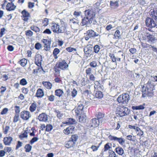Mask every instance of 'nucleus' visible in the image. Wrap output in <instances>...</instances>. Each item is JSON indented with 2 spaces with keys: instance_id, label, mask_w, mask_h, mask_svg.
Segmentation results:
<instances>
[{
  "instance_id": "obj_35",
  "label": "nucleus",
  "mask_w": 157,
  "mask_h": 157,
  "mask_svg": "<svg viewBox=\"0 0 157 157\" xmlns=\"http://www.w3.org/2000/svg\"><path fill=\"white\" fill-rule=\"evenodd\" d=\"M32 146L29 144L26 145L25 147V151L26 152H29L31 150Z\"/></svg>"
},
{
  "instance_id": "obj_51",
  "label": "nucleus",
  "mask_w": 157,
  "mask_h": 157,
  "mask_svg": "<svg viewBox=\"0 0 157 157\" xmlns=\"http://www.w3.org/2000/svg\"><path fill=\"white\" fill-rule=\"evenodd\" d=\"M77 92L75 89H74L71 92V96L73 97H75L77 94Z\"/></svg>"
},
{
  "instance_id": "obj_29",
  "label": "nucleus",
  "mask_w": 157,
  "mask_h": 157,
  "mask_svg": "<svg viewBox=\"0 0 157 157\" xmlns=\"http://www.w3.org/2000/svg\"><path fill=\"white\" fill-rule=\"evenodd\" d=\"M37 104L35 102L33 103L29 108V110L31 112H34L36 109Z\"/></svg>"
},
{
  "instance_id": "obj_41",
  "label": "nucleus",
  "mask_w": 157,
  "mask_h": 157,
  "mask_svg": "<svg viewBox=\"0 0 157 157\" xmlns=\"http://www.w3.org/2000/svg\"><path fill=\"white\" fill-rule=\"evenodd\" d=\"M84 51L86 54H89L91 53L92 50L91 49L87 47H85L84 48Z\"/></svg>"
},
{
  "instance_id": "obj_37",
  "label": "nucleus",
  "mask_w": 157,
  "mask_h": 157,
  "mask_svg": "<svg viewBox=\"0 0 157 157\" xmlns=\"http://www.w3.org/2000/svg\"><path fill=\"white\" fill-rule=\"evenodd\" d=\"M145 108L144 105H139L134 106L132 107V109H133L140 110L143 109Z\"/></svg>"
},
{
  "instance_id": "obj_45",
  "label": "nucleus",
  "mask_w": 157,
  "mask_h": 157,
  "mask_svg": "<svg viewBox=\"0 0 157 157\" xmlns=\"http://www.w3.org/2000/svg\"><path fill=\"white\" fill-rule=\"evenodd\" d=\"M51 42H50L47 44L44 45V49L46 51H48L50 48Z\"/></svg>"
},
{
  "instance_id": "obj_44",
  "label": "nucleus",
  "mask_w": 157,
  "mask_h": 157,
  "mask_svg": "<svg viewBox=\"0 0 157 157\" xmlns=\"http://www.w3.org/2000/svg\"><path fill=\"white\" fill-rule=\"evenodd\" d=\"M28 132H27L25 131L23 133L21 134L20 136V138L22 139L24 138H26L28 136L27 135Z\"/></svg>"
},
{
  "instance_id": "obj_20",
  "label": "nucleus",
  "mask_w": 157,
  "mask_h": 157,
  "mask_svg": "<svg viewBox=\"0 0 157 157\" xmlns=\"http://www.w3.org/2000/svg\"><path fill=\"white\" fill-rule=\"evenodd\" d=\"M42 84L46 88L48 89H50L52 87V84L48 82L43 81L42 82Z\"/></svg>"
},
{
  "instance_id": "obj_28",
  "label": "nucleus",
  "mask_w": 157,
  "mask_h": 157,
  "mask_svg": "<svg viewBox=\"0 0 157 157\" xmlns=\"http://www.w3.org/2000/svg\"><path fill=\"white\" fill-rule=\"evenodd\" d=\"M114 39H119L121 38V32L119 30H117L114 35Z\"/></svg>"
},
{
  "instance_id": "obj_25",
  "label": "nucleus",
  "mask_w": 157,
  "mask_h": 157,
  "mask_svg": "<svg viewBox=\"0 0 157 157\" xmlns=\"http://www.w3.org/2000/svg\"><path fill=\"white\" fill-rule=\"evenodd\" d=\"M74 142L70 140L66 142L65 144V147L67 148H69L72 147L75 145Z\"/></svg>"
},
{
  "instance_id": "obj_47",
  "label": "nucleus",
  "mask_w": 157,
  "mask_h": 157,
  "mask_svg": "<svg viewBox=\"0 0 157 157\" xmlns=\"http://www.w3.org/2000/svg\"><path fill=\"white\" fill-rule=\"evenodd\" d=\"M90 65L92 67L95 68L98 66L97 65V62L96 61H93L90 63Z\"/></svg>"
},
{
  "instance_id": "obj_23",
  "label": "nucleus",
  "mask_w": 157,
  "mask_h": 157,
  "mask_svg": "<svg viewBox=\"0 0 157 157\" xmlns=\"http://www.w3.org/2000/svg\"><path fill=\"white\" fill-rule=\"evenodd\" d=\"M59 27V25L56 23L53 24L52 26V29L54 32L57 33V30Z\"/></svg>"
},
{
  "instance_id": "obj_56",
  "label": "nucleus",
  "mask_w": 157,
  "mask_h": 157,
  "mask_svg": "<svg viewBox=\"0 0 157 157\" xmlns=\"http://www.w3.org/2000/svg\"><path fill=\"white\" fill-rule=\"evenodd\" d=\"M19 119V115L18 114H16L14 117L13 122H17L18 121Z\"/></svg>"
},
{
  "instance_id": "obj_46",
  "label": "nucleus",
  "mask_w": 157,
  "mask_h": 157,
  "mask_svg": "<svg viewBox=\"0 0 157 157\" xmlns=\"http://www.w3.org/2000/svg\"><path fill=\"white\" fill-rule=\"evenodd\" d=\"M53 128L52 126L50 124H47L46 126V130L47 131L49 132L51 131Z\"/></svg>"
},
{
  "instance_id": "obj_4",
  "label": "nucleus",
  "mask_w": 157,
  "mask_h": 157,
  "mask_svg": "<svg viewBox=\"0 0 157 157\" xmlns=\"http://www.w3.org/2000/svg\"><path fill=\"white\" fill-rule=\"evenodd\" d=\"M145 23L147 26L150 27H154L157 25L156 22L151 18L147 17L145 20Z\"/></svg>"
},
{
  "instance_id": "obj_6",
  "label": "nucleus",
  "mask_w": 157,
  "mask_h": 157,
  "mask_svg": "<svg viewBox=\"0 0 157 157\" xmlns=\"http://www.w3.org/2000/svg\"><path fill=\"white\" fill-rule=\"evenodd\" d=\"M108 138L109 139L111 140H114L118 142L121 145H123L124 143V140L121 138L117 137L112 135H109L108 136Z\"/></svg>"
},
{
  "instance_id": "obj_17",
  "label": "nucleus",
  "mask_w": 157,
  "mask_h": 157,
  "mask_svg": "<svg viewBox=\"0 0 157 157\" xmlns=\"http://www.w3.org/2000/svg\"><path fill=\"white\" fill-rule=\"evenodd\" d=\"M16 6L12 3H8L6 6V9L8 11H11L14 10Z\"/></svg>"
},
{
  "instance_id": "obj_43",
  "label": "nucleus",
  "mask_w": 157,
  "mask_h": 157,
  "mask_svg": "<svg viewBox=\"0 0 157 157\" xmlns=\"http://www.w3.org/2000/svg\"><path fill=\"white\" fill-rule=\"evenodd\" d=\"M47 96L48 98V100L49 101H52L54 100L55 97L54 95L51 94L50 95H47Z\"/></svg>"
},
{
  "instance_id": "obj_53",
  "label": "nucleus",
  "mask_w": 157,
  "mask_h": 157,
  "mask_svg": "<svg viewBox=\"0 0 157 157\" xmlns=\"http://www.w3.org/2000/svg\"><path fill=\"white\" fill-rule=\"evenodd\" d=\"M55 75L57 76L60 75V70L58 68H55Z\"/></svg>"
},
{
  "instance_id": "obj_33",
  "label": "nucleus",
  "mask_w": 157,
  "mask_h": 157,
  "mask_svg": "<svg viewBox=\"0 0 157 157\" xmlns=\"http://www.w3.org/2000/svg\"><path fill=\"white\" fill-rule=\"evenodd\" d=\"M128 127L129 128L135 130L136 132H138L140 130V128L139 127L134 125H129Z\"/></svg>"
},
{
  "instance_id": "obj_55",
  "label": "nucleus",
  "mask_w": 157,
  "mask_h": 157,
  "mask_svg": "<svg viewBox=\"0 0 157 157\" xmlns=\"http://www.w3.org/2000/svg\"><path fill=\"white\" fill-rule=\"evenodd\" d=\"M8 111V109L7 108H4L2 110L1 113V114L2 115L6 114L7 113Z\"/></svg>"
},
{
  "instance_id": "obj_9",
  "label": "nucleus",
  "mask_w": 157,
  "mask_h": 157,
  "mask_svg": "<svg viewBox=\"0 0 157 157\" xmlns=\"http://www.w3.org/2000/svg\"><path fill=\"white\" fill-rule=\"evenodd\" d=\"M22 19L26 21H27L30 17L29 13L25 10H23L21 12Z\"/></svg>"
},
{
  "instance_id": "obj_1",
  "label": "nucleus",
  "mask_w": 157,
  "mask_h": 157,
  "mask_svg": "<svg viewBox=\"0 0 157 157\" xmlns=\"http://www.w3.org/2000/svg\"><path fill=\"white\" fill-rule=\"evenodd\" d=\"M154 86L151 81H148L147 83V89L144 90V86H143V89L142 90V96L143 97H145L147 95L149 96H151L153 93L152 91L154 90Z\"/></svg>"
},
{
  "instance_id": "obj_13",
  "label": "nucleus",
  "mask_w": 157,
  "mask_h": 157,
  "mask_svg": "<svg viewBox=\"0 0 157 157\" xmlns=\"http://www.w3.org/2000/svg\"><path fill=\"white\" fill-rule=\"evenodd\" d=\"M42 61V57L40 54H37L35 56V63L38 66L41 65V62Z\"/></svg>"
},
{
  "instance_id": "obj_2",
  "label": "nucleus",
  "mask_w": 157,
  "mask_h": 157,
  "mask_svg": "<svg viewBox=\"0 0 157 157\" xmlns=\"http://www.w3.org/2000/svg\"><path fill=\"white\" fill-rule=\"evenodd\" d=\"M130 110L124 106H120L117 108L116 113L117 116L123 117L129 114Z\"/></svg>"
},
{
  "instance_id": "obj_31",
  "label": "nucleus",
  "mask_w": 157,
  "mask_h": 157,
  "mask_svg": "<svg viewBox=\"0 0 157 157\" xmlns=\"http://www.w3.org/2000/svg\"><path fill=\"white\" fill-rule=\"evenodd\" d=\"M55 95L57 96L60 97L63 94V92L62 90L59 89L56 90Z\"/></svg>"
},
{
  "instance_id": "obj_52",
  "label": "nucleus",
  "mask_w": 157,
  "mask_h": 157,
  "mask_svg": "<svg viewBox=\"0 0 157 157\" xmlns=\"http://www.w3.org/2000/svg\"><path fill=\"white\" fill-rule=\"evenodd\" d=\"M10 129V127L9 126H6L3 128V131L5 134H7Z\"/></svg>"
},
{
  "instance_id": "obj_58",
  "label": "nucleus",
  "mask_w": 157,
  "mask_h": 157,
  "mask_svg": "<svg viewBox=\"0 0 157 157\" xmlns=\"http://www.w3.org/2000/svg\"><path fill=\"white\" fill-rule=\"evenodd\" d=\"M15 112L16 113H19L20 112V107L19 106H15L14 107Z\"/></svg>"
},
{
  "instance_id": "obj_24",
  "label": "nucleus",
  "mask_w": 157,
  "mask_h": 157,
  "mask_svg": "<svg viewBox=\"0 0 157 157\" xmlns=\"http://www.w3.org/2000/svg\"><path fill=\"white\" fill-rule=\"evenodd\" d=\"M79 121L82 123H84L86 121V116L85 114L82 115L79 117Z\"/></svg>"
},
{
  "instance_id": "obj_50",
  "label": "nucleus",
  "mask_w": 157,
  "mask_h": 157,
  "mask_svg": "<svg viewBox=\"0 0 157 157\" xmlns=\"http://www.w3.org/2000/svg\"><path fill=\"white\" fill-rule=\"evenodd\" d=\"M27 83V82L25 78H22L20 81V84L22 85H25Z\"/></svg>"
},
{
  "instance_id": "obj_27",
  "label": "nucleus",
  "mask_w": 157,
  "mask_h": 157,
  "mask_svg": "<svg viewBox=\"0 0 157 157\" xmlns=\"http://www.w3.org/2000/svg\"><path fill=\"white\" fill-rule=\"evenodd\" d=\"M94 96L96 97V98H94V100L95 101V99L96 98H101L103 97V94L102 92L100 91H97L96 93L95 94Z\"/></svg>"
},
{
  "instance_id": "obj_63",
  "label": "nucleus",
  "mask_w": 157,
  "mask_h": 157,
  "mask_svg": "<svg viewBox=\"0 0 157 157\" xmlns=\"http://www.w3.org/2000/svg\"><path fill=\"white\" fill-rule=\"evenodd\" d=\"M104 117V115L102 114L101 113H99L98 114V119L100 121L101 120V118L103 117Z\"/></svg>"
},
{
  "instance_id": "obj_22",
  "label": "nucleus",
  "mask_w": 157,
  "mask_h": 157,
  "mask_svg": "<svg viewBox=\"0 0 157 157\" xmlns=\"http://www.w3.org/2000/svg\"><path fill=\"white\" fill-rule=\"evenodd\" d=\"M84 106L82 104L79 105L77 108V109L76 110L75 112L78 114L79 113H82V111L83 109Z\"/></svg>"
},
{
  "instance_id": "obj_8",
  "label": "nucleus",
  "mask_w": 157,
  "mask_h": 157,
  "mask_svg": "<svg viewBox=\"0 0 157 157\" xmlns=\"http://www.w3.org/2000/svg\"><path fill=\"white\" fill-rule=\"evenodd\" d=\"M58 67L61 69L65 70L68 68V65L65 60H63L59 62L58 64Z\"/></svg>"
},
{
  "instance_id": "obj_5",
  "label": "nucleus",
  "mask_w": 157,
  "mask_h": 157,
  "mask_svg": "<svg viewBox=\"0 0 157 157\" xmlns=\"http://www.w3.org/2000/svg\"><path fill=\"white\" fill-rule=\"evenodd\" d=\"M31 116L30 112L28 111H23L20 113V117L24 120H28Z\"/></svg>"
},
{
  "instance_id": "obj_16",
  "label": "nucleus",
  "mask_w": 157,
  "mask_h": 157,
  "mask_svg": "<svg viewBox=\"0 0 157 157\" xmlns=\"http://www.w3.org/2000/svg\"><path fill=\"white\" fill-rule=\"evenodd\" d=\"M66 31V29L64 24L62 23L59 25V27L57 30V33H63Z\"/></svg>"
},
{
  "instance_id": "obj_15",
  "label": "nucleus",
  "mask_w": 157,
  "mask_h": 157,
  "mask_svg": "<svg viewBox=\"0 0 157 157\" xmlns=\"http://www.w3.org/2000/svg\"><path fill=\"white\" fill-rule=\"evenodd\" d=\"M87 34L88 36L91 38L95 37L99 35L98 33H97L92 29L88 30L87 31Z\"/></svg>"
},
{
  "instance_id": "obj_21",
  "label": "nucleus",
  "mask_w": 157,
  "mask_h": 157,
  "mask_svg": "<svg viewBox=\"0 0 157 157\" xmlns=\"http://www.w3.org/2000/svg\"><path fill=\"white\" fill-rule=\"evenodd\" d=\"M116 152L120 155H122L124 153V151L121 147H117L115 148Z\"/></svg>"
},
{
  "instance_id": "obj_64",
  "label": "nucleus",
  "mask_w": 157,
  "mask_h": 157,
  "mask_svg": "<svg viewBox=\"0 0 157 157\" xmlns=\"http://www.w3.org/2000/svg\"><path fill=\"white\" fill-rule=\"evenodd\" d=\"M43 33L50 34H51L52 32L50 29H47L44 31Z\"/></svg>"
},
{
  "instance_id": "obj_7",
  "label": "nucleus",
  "mask_w": 157,
  "mask_h": 157,
  "mask_svg": "<svg viewBox=\"0 0 157 157\" xmlns=\"http://www.w3.org/2000/svg\"><path fill=\"white\" fill-rule=\"evenodd\" d=\"M85 14L87 18L90 19V21H93V18L95 16V13L92 10H87L85 11Z\"/></svg>"
},
{
  "instance_id": "obj_54",
  "label": "nucleus",
  "mask_w": 157,
  "mask_h": 157,
  "mask_svg": "<svg viewBox=\"0 0 157 157\" xmlns=\"http://www.w3.org/2000/svg\"><path fill=\"white\" fill-rule=\"evenodd\" d=\"M41 47L42 45L40 43H37L35 44V48L36 49L39 50L41 48Z\"/></svg>"
},
{
  "instance_id": "obj_62",
  "label": "nucleus",
  "mask_w": 157,
  "mask_h": 157,
  "mask_svg": "<svg viewBox=\"0 0 157 157\" xmlns=\"http://www.w3.org/2000/svg\"><path fill=\"white\" fill-rule=\"evenodd\" d=\"M38 140V138L36 137H33L31 140L30 143L32 144H33L36 141Z\"/></svg>"
},
{
  "instance_id": "obj_48",
  "label": "nucleus",
  "mask_w": 157,
  "mask_h": 157,
  "mask_svg": "<svg viewBox=\"0 0 157 157\" xmlns=\"http://www.w3.org/2000/svg\"><path fill=\"white\" fill-rule=\"evenodd\" d=\"M100 49V47L98 45H96L94 47V51L96 53H98Z\"/></svg>"
},
{
  "instance_id": "obj_14",
  "label": "nucleus",
  "mask_w": 157,
  "mask_h": 157,
  "mask_svg": "<svg viewBox=\"0 0 157 157\" xmlns=\"http://www.w3.org/2000/svg\"><path fill=\"white\" fill-rule=\"evenodd\" d=\"M75 127L72 126H71L67 128L66 129H65L63 132L66 135H69L72 134L73 132Z\"/></svg>"
},
{
  "instance_id": "obj_40",
  "label": "nucleus",
  "mask_w": 157,
  "mask_h": 157,
  "mask_svg": "<svg viewBox=\"0 0 157 157\" xmlns=\"http://www.w3.org/2000/svg\"><path fill=\"white\" fill-rule=\"evenodd\" d=\"M27 62V60L26 59H23L21 60L19 63L22 66L24 67L26 64Z\"/></svg>"
},
{
  "instance_id": "obj_3",
  "label": "nucleus",
  "mask_w": 157,
  "mask_h": 157,
  "mask_svg": "<svg viewBox=\"0 0 157 157\" xmlns=\"http://www.w3.org/2000/svg\"><path fill=\"white\" fill-rule=\"evenodd\" d=\"M130 96L128 94H123L119 96L117 98V101L120 103L127 104L130 100Z\"/></svg>"
},
{
  "instance_id": "obj_42",
  "label": "nucleus",
  "mask_w": 157,
  "mask_h": 157,
  "mask_svg": "<svg viewBox=\"0 0 157 157\" xmlns=\"http://www.w3.org/2000/svg\"><path fill=\"white\" fill-rule=\"evenodd\" d=\"M78 138V136L75 135H72L71 138V141L74 142V144H75V142L77 141Z\"/></svg>"
},
{
  "instance_id": "obj_12",
  "label": "nucleus",
  "mask_w": 157,
  "mask_h": 157,
  "mask_svg": "<svg viewBox=\"0 0 157 157\" xmlns=\"http://www.w3.org/2000/svg\"><path fill=\"white\" fill-rule=\"evenodd\" d=\"M118 0H110V7L115 9L119 6Z\"/></svg>"
},
{
  "instance_id": "obj_61",
  "label": "nucleus",
  "mask_w": 157,
  "mask_h": 157,
  "mask_svg": "<svg viewBox=\"0 0 157 157\" xmlns=\"http://www.w3.org/2000/svg\"><path fill=\"white\" fill-rule=\"evenodd\" d=\"M136 49L134 48H132L129 49L130 52L132 54L136 53Z\"/></svg>"
},
{
  "instance_id": "obj_11",
  "label": "nucleus",
  "mask_w": 157,
  "mask_h": 157,
  "mask_svg": "<svg viewBox=\"0 0 157 157\" xmlns=\"http://www.w3.org/2000/svg\"><path fill=\"white\" fill-rule=\"evenodd\" d=\"M38 119L40 121L46 122L48 120V116L45 113H42L39 115Z\"/></svg>"
},
{
  "instance_id": "obj_26",
  "label": "nucleus",
  "mask_w": 157,
  "mask_h": 157,
  "mask_svg": "<svg viewBox=\"0 0 157 157\" xmlns=\"http://www.w3.org/2000/svg\"><path fill=\"white\" fill-rule=\"evenodd\" d=\"M90 19L87 18V17H86L84 18V19H82V25H86L88 23L90 24L92 23V21H90Z\"/></svg>"
},
{
  "instance_id": "obj_36",
  "label": "nucleus",
  "mask_w": 157,
  "mask_h": 157,
  "mask_svg": "<svg viewBox=\"0 0 157 157\" xmlns=\"http://www.w3.org/2000/svg\"><path fill=\"white\" fill-rule=\"evenodd\" d=\"M76 122L75 120L73 118H69L68 121L65 122L64 124H74Z\"/></svg>"
},
{
  "instance_id": "obj_60",
  "label": "nucleus",
  "mask_w": 157,
  "mask_h": 157,
  "mask_svg": "<svg viewBox=\"0 0 157 157\" xmlns=\"http://www.w3.org/2000/svg\"><path fill=\"white\" fill-rule=\"evenodd\" d=\"M56 113H57V117L59 118L63 116V114L59 111H56Z\"/></svg>"
},
{
  "instance_id": "obj_19",
  "label": "nucleus",
  "mask_w": 157,
  "mask_h": 157,
  "mask_svg": "<svg viewBox=\"0 0 157 157\" xmlns=\"http://www.w3.org/2000/svg\"><path fill=\"white\" fill-rule=\"evenodd\" d=\"M44 95V93L42 89H39L37 90L36 96L38 98H41Z\"/></svg>"
},
{
  "instance_id": "obj_30",
  "label": "nucleus",
  "mask_w": 157,
  "mask_h": 157,
  "mask_svg": "<svg viewBox=\"0 0 157 157\" xmlns=\"http://www.w3.org/2000/svg\"><path fill=\"white\" fill-rule=\"evenodd\" d=\"M112 148V144L111 143H107L106 144L104 147V151H106Z\"/></svg>"
},
{
  "instance_id": "obj_57",
  "label": "nucleus",
  "mask_w": 157,
  "mask_h": 157,
  "mask_svg": "<svg viewBox=\"0 0 157 157\" xmlns=\"http://www.w3.org/2000/svg\"><path fill=\"white\" fill-rule=\"evenodd\" d=\"M4 150L6 151L5 152L9 153L12 151V149L11 147H7L5 148Z\"/></svg>"
},
{
  "instance_id": "obj_18",
  "label": "nucleus",
  "mask_w": 157,
  "mask_h": 157,
  "mask_svg": "<svg viewBox=\"0 0 157 157\" xmlns=\"http://www.w3.org/2000/svg\"><path fill=\"white\" fill-rule=\"evenodd\" d=\"M13 139V138L11 137H6L4 138L3 142L6 145H9Z\"/></svg>"
},
{
  "instance_id": "obj_38",
  "label": "nucleus",
  "mask_w": 157,
  "mask_h": 157,
  "mask_svg": "<svg viewBox=\"0 0 157 157\" xmlns=\"http://www.w3.org/2000/svg\"><path fill=\"white\" fill-rule=\"evenodd\" d=\"M109 157H117V156L115 152L112 150H109L108 152Z\"/></svg>"
},
{
  "instance_id": "obj_49",
  "label": "nucleus",
  "mask_w": 157,
  "mask_h": 157,
  "mask_svg": "<svg viewBox=\"0 0 157 157\" xmlns=\"http://www.w3.org/2000/svg\"><path fill=\"white\" fill-rule=\"evenodd\" d=\"M33 34V32L30 30L25 31V34L27 36H31Z\"/></svg>"
},
{
  "instance_id": "obj_34",
  "label": "nucleus",
  "mask_w": 157,
  "mask_h": 157,
  "mask_svg": "<svg viewBox=\"0 0 157 157\" xmlns=\"http://www.w3.org/2000/svg\"><path fill=\"white\" fill-rule=\"evenodd\" d=\"M59 50L57 48H55L53 52V54L54 56V58L56 59L58 58L57 54L59 52Z\"/></svg>"
},
{
  "instance_id": "obj_32",
  "label": "nucleus",
  "mask_w": 157,
  "mask_h": 157,
  "mask_svg": "<svg viewBox=\"0 0 157 157\" xmlns=\"http://www.w3.org/2000/svg\"><path fill=\"white\" fill-rule=\"evenodd\" d=\"M146 36L147 37L148 41H154L155 40L154 37L150 34L147 33Z\"/></svg>"
},
{
  "instance_id": "obj_39",
  "label": "nucleus",
  "mask_w": 157,
  "mask_h": 157,
  "mask_svg": "<svg viewBox=\"0 0 157 157\" xmlns=\"http://www.w3.org/2000/svg\"><path fill=\"white\" fill-rule=\"evenodd\" d=\"M31 30L36 32H39L40 31V29L37 26L34 25L31 26L30 27Z\"/></svg>"
},
{
  "instance_id": "obj_59",
  "label": "nucleus",
  "mask_w": 157,
  "mask_h": 157,
  "mask_svg": "<svg viewBox=\"0 0 157 157\" xmlns=\"http://www.w3.org/2000/svg\"><path fill=\"white\" fill-rule=\"evenodd\" d=\"M66 50L69 52H71L74 50L76 51V49L73 48L68 47L66 48Z\"/></svg>"
},
{
  "instance_id": "obj_10",
  "label": "nucleus",
  "mask_w": 157,
  "mask_h": 157,
  "mask_svg": "<svg viewBox=\"0 0 157 157\" xmlns=\"http://www.w3.org/2000/svg\"><path fill=\"white\" fill-rule=\"evenodd\" d=\"M99 123V120L98 119L94 118L91 120L90 124L91 127L95 128L98 126Z\"/></svg>"
}]
</instances>
